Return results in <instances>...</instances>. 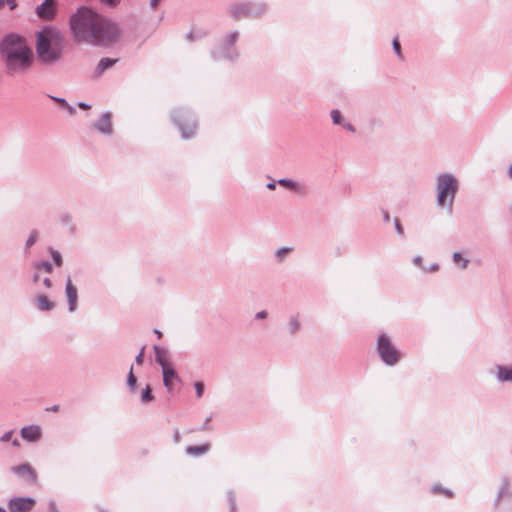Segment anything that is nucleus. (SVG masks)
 I'll return each instance as SVG.
<instances>
[{
    "label": "nucleus",
    "mask_w": 512,
    "mask_h": 512,
    "mask_svg": "<svg viewBox=\"0 0 512 512\" xmlns=\"http://www.w3.org/2000/svg\"><path fill=\"white\" fill-rule=\"evenodd\" d=\"M498 379L500 381H511L512 382V367L507 369L505 367H498Z\"/></svg>",
    "instance_id": "6ab92c4d"
},
{
    "label": "nucleus",
    "mask_w": 512,
    "mask_h": 512,
    "mask_svg": "<svg viewBox=\"0 0 512 512\" xmlns=\"http://www.w3.org/2000/svg\"><path fill=\"white\" fill-rule=\"evenodd\" d=\"M289 325L291 333L297 332L300 327L299 321L296 317H291Z\"/></svg>",
    "instance_id": "393cba45"
},
{
    "label": "nucleus",
    "mask_w": 512,
    "mask_h": 512,
    "mask_svg": "<svg viewBox=\"0 0 512 512\" xmlns=\"http://www.w3.org/2000/svg\"><path fill=\"white\" fill-rule=\"evenodd\" d=\"M343 127H344L345 129H347L348 131H351V132H354V131H355V129H354V127H353V125H352V124H350V123H345V124L343 125Z\"/></svg>",
    "instance_id": "c03bdc74"
},
{
    "label": "nucleus",
    "mask_w": 512,
    "mask_h": 512,
    "mask_svg": "<svg viewBox=\"0 0 512 512\" xmlns=\"http://www.w3.org/2000/svg\"><path fill=\"white\" fill-rule=\"evenodd\" d=\"M12 471L16 475L26 479L27 481H29L31 483L36 482V479H37L36 472L29 464H22V465L14 466L12 468Z\"/></svg>",
    "instance_id": "9d476101"
},
{
    "label": "nucleus",
    "mask_w": 512,
    "mask_h": 512,
    "mask_svg": "<svg viewBox=\"0 0 512 512\" xmlns=\"http://www.w3.org/2000/svg\"><path fill=\"white\" fill-rule=\"evenodd\" d=\"M433 491L434 492H437V491H441L442 493H444L445 495H447L448 497H451L452 496V492L450 490H447V489H440L438 486H434L433 487Z\"/></svg>",
    "instance_id": "e433bc0d"
},
{
    "label": "nucleus",
    "mask_w": 512,
    "mask_h": 512,
    "mask_svg": "<svg viewBox=\"0 0 512 512\" xmlns=\"http://www.w3.org/2000/svg\"><path fill=\"white\" fill-rule=\"evenodd\" d=\"M0 512H6V510L2 507H0Z\"/></svg>",
    "instance_id": "0e129e2a"
},
{
    "label": "nucleus",
    "mask_w": 512,
    "mask_h": 512,
    "mask_svg": "<svg viewBox=\"0 0 512 512\" xmlns=\"http://www.w3.org/2000/svg\"><path fill=\"white\" fill-rule=\"evenodd\" d=\"M173 439H174L175 443H179L180 442L181 437H180V433H179L178 430L175 431Z\"/></svg>",
    "instance_id": "37998d69"
},
{
    "label": "nucleus",
    "mask_w": 512,
    "mask_h": 512,
    "mask_svg": "<svg viewBox=\"0 0 512 512\" xmlns=\"http://www.w3.org/2000/svg\"><path fill=\"white\" fill-rule=\"evenodd\" d=\"M55 101H57L58 103H60L61 105L67 107L70 111V113H73L74 112V108L72 106H70L65 99L63 98H56V97H52Z\"/></svg>",
    "instance_id": "473e14b6"
},
{
    "label": "nucleus",
    "mask_w": 512,
    "mask_h": 512,
    "mask_svg": "<svg viewBox=\"0 0 512 512\" xmlns=\"http://www.w3.org/2000/svg\"><path fill=\"white\" fill-rule=\"evenodd\" d=\"M10 10H14L17 6L16 0H5Z\"/></svg>",
    "instance_id": "58836bf2"
},
{
    "label": "nucleus",
    "mask_w": 512,
    "mask_h": 512,
    "mask_svg": "<svg viewBox=\"0 0 512 512\" xmlns=\"http://www.w3.org/2000/svg\"><path fill=\"white\" fill-rule=\"evenodd\" d=\"M95 128L103 133V134H111L112 132V123H111V114L110 113H104L99 121L95 123Z\"/></svg>",
    "instance_id": "2eb2a0df"
},
{
    "label": "nucleus",
    "mask_w": 512,
    "mask_h": 512,
    "mask_svg": "<svg viewBox=\"0 0 512 512\" xmlns=\"http://www.w3.org/2000/svg\"><path fill=\"white\" fill-rule=\"evenodd\" d=\"M238 35L239 33L237 31L230 33L226 40L227 45L233 46L238 39Z\"/></svg>",
    "instance_id": "c85d7f7f"
},
{
    "label": "nucleus",
    "mask_w": 512,
    "mask_h": 512,
    "mask_svg": "<svg viewBox=\"0 0 512 512\" xmlns=\"http://www.w3.org/2000/svg\"><path fill=\"white\" fill-rule=\"evenodd\" d=\"M49 511L50 512H59L58 509H57V506L54 502H50L49 503Z\"/></svg>",
    "instance_id": "79ce46f5"
},
{
    "label": "nucleus",
    "mask_w": 512,
    "mask_h": 512,
    "mask_svg": "<svg viewBox=\"0 0 512 512\" xmlns=\"http://www.w3.org/2000/svg\"><path fill=\"white\" fill-rule=\"evenodd\" d=\"M78 106L82 109H89L90 108V105L87 104V103H84V102H79L78 103Z\"/></svg>",
    "instance_id": "8fccbe9b"
},
{
    "label": "nucleus",
    "mask_w": 512,
    "mask_h": 512,
    "mask_svg": "<svg viewBox=\"0 0 512 512\" xmlns=\"http://www.w3.org/2000/svg\"><path fill=\"white\" fill-rule=\"evenodd\" d=\"M38 278H39V274H38V273H36V274L34 275V277H33L34 282H37V281H38Z\"/></svg>",
    "instance_id": "680f3d73"
},
{
    "label": "nucleus",
    "mask_w": 512,
    "mask_h": 512,
    "mask_svg": "<svg viewBox=\"0 0 512 512\" xmlns=\"http://www.w3.org/2000/svg\"><path fill=\"white\" fill-rule=\"evenodd\" d=\"M229 502H230L231 512H235L236 506H235V500H234L232 493H229Z\"/></svg>",
    "instance_id": "4c0bfd02"
},
{
    "label": "nucleus",
    "mask_w": 512,
    "mask_h": 512,
    "mask_svg": "<svg viewBox=\"0 0 512 512\" xmlns=\"http://www.w3.org/2000/svg\"><path fill=\"white\" fill-rule=\"evenodd\" d=\"M68 304H69V311L73 312L76 309L77 306V288L73 285L70 278L66 281V287H65Z\"/></svg>",
    "instance_id": "f8f14e48"
},
{
    "label": "nucleus",
    "mask_w": 512,
    "mask_h": 512,
    "mask_svg": "<svg viewBox=\"0 0 512 512\" xmlns=\"http://www.w3.org/2000/svg\"><path fill=\"white\" fill-rule=\"evenodd\" d=\"M438 269V265L437 264H434L431 266L430 270L431 271H436Z\"/></svg>",
    "instance_id": "052dcab7"
},
{
    "label": "nucleus",
    "mask_w": 512,
    "mask_h": 512,
    "mask_svg": "<svg viewBox=\"0 0 512 512\" xmlns=\"http://www.w3.org/2000/svg\"><path fill=\"white\" fill-rule=\"evenodd\" d=\"M34 266H35L36 269H42V270H44L47 273L52 272V264L50 262H48V261L38 262Z\"/></svg>",
    "instance_id": "5701e85b"
},
{
    "label": "nucleus",
    "mask_w": 512,
    "mask_h": 512,
    "mask_svg": "<svg viewBox=\"0 0 512 512\" xmlns=\"http://www.w3.org/2000/svg\"><path fill=\"white\" fill-rule=\"evenodd\" d=\"M70 30L77 42L95 46H110L119 38L114 22L87 7H80L71 15Z\"/></svg>",
    "instance_id": "f257e3e1"
},
{
    "label": "nucleus",
    "mask_w": 512,
    "mask_h": 512,
    "mask_svg": "<svg viewBox=\"0 0 512 512\" xmlns=\"http://www.w3.org/2000/svg\"><path fill=\"white\" fill-rule=\"evenodd\" d=\"M71 221V217L69 215H65L62 217L63 223H69Z\"/></svg>",
    "instance_id": "6e6d98bb"
},
{
    "label": "nucleus",
    "mask_w": 512,
    "mask_h": 512,
    "mask_svg": "<svg viewBox=\"0 0 512 512\" xmlns=\"http://www.w3.org/2000/svg\"><path fill=\"white\" fill-rule=\"evenodd\" d=\"M413 262H414L416 265L420 266V265H421V263H422V258H421V256H416V257L413 259Z\"/></svg>",
    "instance_id": "49530a36"
},
{
    "label": "nucleus",
    "mask_w": 512,
    "mask_h": 512,
    "mask_svg": "<svg viewBox=\"0 0 512 512\" xmlns=\"http://www.w3.org/2000/svg\"><path fill=\"white\" fill-rule=\"evenodd\" d=\"M507 175L510 179H512V163L510 164V166L508 167V170H507Z\"/></svg>",
    "instance_id": "4d7b16f0"
},
{
    "label": "nucleus",
    "mask_w": 512,
    "mask_h": 512,
    "mask_svg": "<svg viewBox=\"0 0 512 512\" xmlns=\"http://www.w3.org/2000/svg\"><path fill=\"white\" fill-rule=\"evenodd\" d=\"M36 504L32 497H14L8 501L10 512H30Z\"/></svg>",
    "instance_id": "6e6552de"
},
{
    "label": "nucleus",
    "mask_w": 512,
    "mask_h": 512,
    "mask_svg": "<svg viewBox=\"0 0 512 512\" xmlns=\"http://www.w3.org/2000/svg\"><path fill=\"white\" fill-rule=\"evenodd\" d=\"M383 219L385 222H389L390 221V215L387 211H384L383 212Z\"/></svg>",
    "instance_id": "603ef678"
},
{
    "label": "nucleus",
    "mask_w": 512,
    "mask_h": 512,
    "mask_svg": "<svg viewBox=\"0 0 512 512\" xmlns=\"http://www.w3.org/2000/svg\"><path fill=\"white\" fill-rule=\"evenodd\" d=\"M47 411L57 412V411H59V405H53V406L47 408Z\"/></svg>",
    "instance_id": "3c124183"
},
{
    "label": "nucleus",
    "mask_w": 512,
    "mask_h": 512,
    "mask_svg": "<svg viewBox=\"0 0 512 512\" xmlns=\"http://www.w3.org/2000/svg\"><path fill=\"white\" fill-rule=\"evenodd\" d=\"M377 351L381 360L387 365H394L399 360V352L392 345L389 337L386 334H381L378 337Z\"/></svg>",
    "instance_id": "39448f33"
},
{
    "label": "nucleus",
    "mask_w": 512,
    "mask_h": 512,
    "mask_svg": "<svg viewBox=\"0 0 512 512\" xmlns=\"http://www.w3.org/2000/svg\"><path fill=\"white\" fill-rule=\"evenodd\" d=\"M437 205L440 208L446 207L452 213L453 203L458 191V181L450 173L440 174L436 178Z\"/></svg>",
    "instance_id": "20e7f679"
},
{
    "label": "nucleus",
    "mask_w": 512,
    "mask_h": 512,
    "mask_svg": "<svg viewBox=\"0 0 512 512\" xmlns=\"http://www.w3.org/2000/svg\"><path fill=\"white\" fill-rule=\"evenodd\" d=\"M266 187H267L268 189H270V190H274V189H275V187H276V184H275V182H269V183L266 185Z\"/></svg>",
    "instance_id": "5fc2aeb1"
},
{
    "label": "nucleus",
    "mask_w": 512,
    "mask_h": 512,
    "mask_svg": "<svg viewBox=\"0 0 512 512\" xmlns=\"http://www.w3.org/2000/svg\"><path fill=\"white\" fill-rule=\"evenodd\" d=\"M331 118L334 124H341L342 116L341 113L338 110H332L331 111Z\"/></svg>",
    "instance_id": "bb28decb"
},
{
    "label": "nucleus",
    "mask_w": 512,
    "mask_h": 512,
    "mask_svg": "<svg viewBox=\"0 0 512 512\" xmlns=\"http://www.w3.org/2000/svg\"><path fill=\"white\" fill-rule=\"evenodd\" d=\"M194 388H195V392H196V397L201 398L204 393V384L202 382H195Z\"/></svg>",
    "instance_id": "a878e982"
},
{
    "label": "nucleus",
    "mask_w": 512,
    "mask_h": 512,
    "mask_svg": "<svg viewBox=\"0 0 512 512\" xmlns=\"http://www.w3.org/2000/svg\"><path fill=\"white\" fill-rule=\"evenodd\" d=\"M36 14L41 19L50 20L55 15L54 0H45L36 7Z\"/></svg>",
    "instance_id": "1a4fd4ad"
},
{
    "label": "nucleus",
    "mask_w": 512,
    "mask_h": 512,
    "mask_svg": "<svg viewBox=\"0 0 512 512\" xmlns=\"http://www.w3.org/2000/svg\"><path fill=\"white\" fill-rule=\"evenodd\" d=\"M137 379L133 373V366H131L130 371L128 373L127 384L131 390L136 388Z\"/></svg>",
    "instance_id": "4be33fe9"
},
{
    "label": "nucleus",
    "mask_w": 512,
    "mask_h": 512,
    "mask_svg": "<svg viewBox=\"0 0 512 512\" xmlns=\"http://www.w3.org/2000/svg\"><path fill=\"white\" fill-rule=\"evenodd\" d=\"M506 490H507V484L505 483V485L501 488V490L499 492L498 498L502 497V495H504V493H506Z\"/></svg>",
    "instance_id": "09e8293b"
},
{
    "label": "nucleus",
    "mask_w": 512,
    "mask_h": 512,
    "mask_svg": "<svg viewBox=\"0 0 512 512\" xmlns=\"http://www.w3.org/2000/svg\"><path fill=\"white\" fill-rule=\"evenodd\" d=\"M0 58L4 63L6 74L16 77L30 70L34 54L24 37L10 33L0 41Z\"/></svg>",
    "instance_id": "f03ea898"
},
{
    "label": "nucleus",
    "mask_w": 512,
    "mask_h": 512,
    "mask_svg": "<svg viewBox=\"0 0 512 512\" xmlns=\"http://www.w3.org/2000/svg\"><path fill=\"white\" fill-rule=\"evenodd\" d=\"M37 238H38V232L36 230H33L31 232L29 238L26 241V248L31 247L37 241Z\"/></svg>",
    "instance_id": "b1692460"
},
{
    "label": "nucleus",
    "mask_w": 512,
    "mask_h": 512,
    "mask_svg": "<svg viewBox=\"0 0 512 512\" xmlns=\"http://www.w3.org/2000/svg\"><path fill=\"white\" fill-rule=\"evenodd\" d=\"M50 252H51V255H52V258H53L55 264L57 266H61L62 265V257L60 255V253L57 250H53V249H50Z\"/></svg>",
    "instance_id": "cd10ccee"
},
{
    "label": "nucleus",
    "mask_w": 512,
    "mask_h": 512,
    "mask_svg": "<svg viewBox=\"0 0 512 512\" xmlns=\"http://www.w3.org/2000/svg\"><path fill=\"white\" fill-rule=\"evenodd\" d=\"M256 319H264L267 317V312L266 311H260L256 314Z\"/></svg>",
    "instance_id": "a19ab883"
},
{
    "label": "nucleus",
    "mask_w": 512,
    "mask_h": 512,
    "mask_svg": "<svg viewBox=\"0 0 512 512\" xmlns=\"http://www.w3.org/2000/svg\"><path fill=\"white\" fill-rule=\"evenodd\" d=\"M227 57H228L229 59H233V56H231L230 54H228V55H227Z\"/></svg>",
    "instance_id": "69168bd1"
},
{
    "label": "nucleus",
    "mask_w": 512,
    "mask_h": 512,
    "mask_svg": "<svg viewBox=\"0 0 512 512\" xmlns=\"http://www.w3.org/2000/svg\"><path fill=\"white\" fill-rule=\"evenodd\" d=\"M62 37L52 28H45L36 33V54L38 60L46 65L58 62L62 57Z\"/></svg>",
    "instance_id": "7ed1b4c3"
},
{
    "label": "nucleus",
    "mask_w": 512,
    "mask_h": 512,
    "mask_svg": "<svg viewBox=\"0 0 512 512\" xmlns=\"http://www.w3.org/2000/svg\"><path fill=\"white\" fill-rule=\"evenodd\" d=\"M453 260L455 263H458L459 261H462V268H466L467 265H468V260L467 259H462L461 257V254L459 252H455L453 254Z\"/></svg>",
    "instance_id": "7c9ffc66"
},
{
    "label": "nucleus",
    "mask_w": 512,
    "mask_h": 512,
    "mask_svg": "<svg viewBox=\"0 0 512 512\" xmlns=\"http://www.w3.org/2000/svg\"><path fill=\"white\" fill-rule=\"evenodd\" d=\"M394 224H395V228H396L397 233L399 235H403V233H404L403 232V228H402V226H401V224H400V222H399V220L397 218L394 220Z\"/></svg>",
    "instance_id": "c9c22d12"
},
{
    "label": "nucleus",
    "mask_w": 512,
    "mask_h": 512,
    "mask_svg": "<svg viewBox=\"0 0 512 512\" xmlns=\"http://www.w3.org/2000/svg\"><path fill=\"white\" fill-rule=\"evenodd\" d=\"M21 437L29 442H36L41 438V428L38 425L25 426L20 431Z\"/></svg>",
    "instance_id": "9b49d317"
},
{
    "label": "nucleus",
    "mask_w": 512,
    "mask_h": 512,
    "mask_svg": "<svg viewBox=\"0 0 512 512\" xmlns=\"http://www.w3.org/2000/svg\"><path fill=\"white\" fill-rule=\"evenodd\" d=\"M12 435H13V431H12V430H11V431H8V432L4 433V434L1 436L0 441H1V442H3V443L8 442V441H10V440H11Z\"/></svg>",
    "instance_id": "72a5a7b5"
},
{
    "label": "nucleus",
    "mask_w": 512,
    "mask_h": 512,
    "mask_svg": "<svg viewBox=\"0 0 512 512\" xmlns=\"http://www.w3.org/2000/svg\"><path fill=\"white\" fill-rule=\"evenodd\" d=\"M155 334L157 335L158 338L162 337V332L157 329L155 330Z\"/></svg>",
    "instance_id": "bf43d9fd"
},
{
    "label": "nucleus",
    "mask_w": 512,
    "mask_h": 512,
    "mask_svg": "<svg viewBox=\"0 0 512 512\" xmlns=\"http://www.w3.org/2000/svg\"><path fill=\"white\" fill-rule=\"evenodd\" d=\"M4 5V0H0V8H2Z\"/></svg>",
    "instance_id": "e2e57ef3"
},
{
    "label": "nucleus",
    "mask_w": 512,
    "mask_h": 512,
    "mask_svg": "<svg viewBox=\"0 0 512 512\" xmlns=\"http://www.w3.org/2000/svg\"><path fill=\"white\" fill-rule=\"evenodd\" d=\"M209 449V444H203L199 446H188L186 448V453L191 456H200L202 454H205Z\"/></svg>",
    "instance_id": "f3484780"
},
{
    "label": "nucleus",
    "mask_w": 512,
    "mask_h": 512,
    "mask_svg": "<svg viewBox=\"0 0 512 512\" xmlns=\"http://www.w3.org/2000/svg\"><path fill=\"white\" fill-rule=\"evenodd\" d=\"M392 45H393V50L395 51V53H396L399 57H401V47H400V43H399V41H398V38H397V37H396V38H394Z\"/></svg>",
    "instance_id": "2f4dec72"
},
{
    "label": "nucleus",
    "mask_w": 512,
    "mask_h": 512,
    "mask_svg": "<svg viewBox=\"0 0 512 512\" xmlns=\"http://www.w3.org/2000/svg\"><path fill=\"white\" fill-rule=\"evenodd\" d=\"M173 119L184 139H188L194 135L196 123L188 111L184 109L176 110L173 114Z\"/></svg>",
    "instance_id": "423d86ee"
},
{
    "label": "nucleus",
    "mask_w": 512,
    "mask_h": 512,
    "mask_svg": "<svg viewBox=\"0 0 512 512\" xmlns=\"http://www.w3.org/2000/svg\"><path fill=\"white\" fill-rule=\"evenodd\" d=\"M12 445H13L14 447H18V446L20 445V443H19L18 439H14V440L12 441Z\"/></svg>",
    "instance_id": "13d9d810"
},
{
    "label": "nucleus",
    "mask_w": 512,
    "mask_h": 512,
    "mask_svg": "<svg viewBox=\"0 0 512 512\" xmlns=\"http://www.w3.org/2000/svg\"><path fill=\"white\" fill-rule=\"evenodd\" d=\"M101 2L110 6H115L120 2V0H101Z\"/></svg>",
    "instance_id": "ea45409f"
},
{
    "label": "nucleus",
    "mask_w": 512,
    "mask_h": 512,
    "mask_svg": "<svg viewBox=\"0 0 512 512\" xmlns=\"http://www.w3.org/2000/svg\"><path fill=\"white\" fill-rule=\"evenodd\" d=\"M292 249L289 247H282L278 249L275 253L276 257L281 261L283 257L288 254Z\"/></svg>",
    "instance_id": "c756f323"
},
{
    "label": "nucleus",
    "mask_w": 512,
    "mask_h": 512,
    "mask_svg": "<svg viewBox=\"0 0 512 512\" xmlns=\"http://www.w3.org/2000/svg\"><path fill=\"white\" fill-rule=\"evenodd\" d=\"M278 184L290 190L298 189V184L295 181L288 178L279 179Z\"/></svg>",
    "instance_id": "aec40b11"
},
{
    "label": "nucleus",
    "mask_w": 512,
    "mask_h": 512,
    "mask_svg": "<svg viewBox=\"0 0 512 512\" xmlns=\"http://www.w3.org/2000/svg\"><path fill=\"white\" fill-rule=\"evenodd\" d=\"M153 399H154V397L151 393V388L149 386H147L145 389L142 390L141 401L143 403H148V402H151Z\"/></svg>",
    "instance_id": "412c9836"
},
{
    "label": "nucleus",
    "mask_w": 512,
    "mask_h": 512,
    "mask_svg": "<svg viewBox=\"0 0 512 512\" xmlns=\"http://www.w3.org/2000/svg\"><path fill=\"white\" fill-rule=\"evenodd\" d=\"M43 284L45 285L46 288H50L52 285L51 280L49 278H45L43 280Z\"/></svg>",
    "instance_id": "de8ad7c7"
},
{
    "label": "nucleus",
    "mask_w": 512,
    "mask_h": 512,
    "mask_svg": "<svg viewBox=\"0 0 512 512\" xmlns=\"http://www.w3.org/2000/svg\"><path fill=\"white\" fill-rule=\"evenodd\" d=\"M154 353L155 361L157 364L161 366L162 369L172 366L171 363L169 362V352L167 349L155 345Z\"/></svg>",
    "instance_id": "ddd939ff"
},
{
    "label": "nucleus",
    "mask_w": 512,
    "mask_h": 512,
    "mask_svg": "<svg viewBox=\"0 0 512 512\" xmlns=\"http://www.w3.org/2000/svg\"><path fill=\"white\" fill-rule=\"evenodd\" d=\"M162 374H163L164 386L167 388L168 391H172L173 390V381L180 382V378H179L178 374L175 372V370L172 366L162 369Z\"/></svg>",
    "instance_id": "4468645a"
},
{
    "label": "nucleus",
    "mask_w": 512,
    "mask_h": 512,
    "mask_svg": "<svg viewBox=\"0 0 512 512\" xmlns=\"http://www.w3.org/2000/svg\"><path fill=\"white\" fill-rule=\"evenodd\" d=\"M135 361L137 364L141 365L144 361V347L140 350L139 354L136 356Z\"/></svg>",
    "instance_id": "f704fd0d"
},
{
    "label": "nucleus",
    "mask_w": 512,
    "mask_h": 512,
    "mask_svg": "<svg viewBox=\"0 0 512 512\" xmlns=\"http://www.w3.org/2000/svg\"><path fill=\"white\" fill-rule=\"evenodd\" d=\"M265 11V5L243 3L232 6L230 12L235 19H239L242 16H258Z\"/></svg>",
    "instance_id": "0eeeda50"
},
{
    "label": "nucleus",
    "mask_w": 512,
    "mask_h": 512,
    "mask_svg": "<svg viewBox=\"0 0 512 512\" xmlns=\"http://www.w3.org/2000/svg\"><path fill=\"white\" fill-rule=\"evenodd\" d=\"M117 61H118L117 59L102 58L98 63L96 72L98 74H102L105 70H107L108 68H111Z\"/></svg>",
    "instance_id": "a211bd4d"
},
{
    "label": "nucleus",
    "mask_w": 512,
    "mask_h": 512,
    "mask_svg": "<svg viewBox=\"0 0 512 512\" xmlns=\"http://www.w3.org/2000/svg\"><path fill=\"white\" fill-rule=\"evenodd\" d=\"M159 0H151L150 1V7L155 9L158 5Z\"/></svg>",
    "instance_id": "864d4df0"
},
{
    "label": "nucleus",
    "mask_w": 512,
    "mask_h": 512,
    "mask_svg": "<svg viewBox=\"0 0 512 512\" xmlns=\"http://www.w3.org/2000/svg\"><path fill=\"white\" fill-rule=\"evenodd\" d=\"M35 304L41 311H50L54 307V304L44 295L37 296L35 298Z\"/></svg>",
    "instance_id": "dca6fc26"
},
{
    "label": "nucleus",
    "mask_w": 512,
    "mask_h": 512,
    "mask_svg": "<svg viewBox=\"0 0 512 512\" xmlns=\"http://www.w3.org/2000/svg\"><path fill=\"white\" fill-rule=\"evenodd\" d=\"M187 39H188L189 41H194V40L196 39V36L194 35V32H193V31H191V32H189V33L187 34Z\"/></svg>",
    "instance_id": "a18cd8bd"
}]
</instances>
